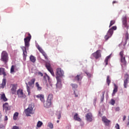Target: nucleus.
<instances>
[{
  "instance_id": "nucleus-38",
  "label": "nucleus",
  "mask_w": 129,
  "mask_h": 129,
  "mask_svg": "<svg viewBox=\"0 0 129 129\" xmlns=\"http://www.w3.org/2000/svg\"><path fill=\"white\" fill-rule=\"evenodd\" d=\"M43 56H44L45 59L46 60H48V55H47V53L44 52V53H42Z\"/></svg>"
},
{
  "instance_id": "nucleus-41",
  "label": "nucleus",
  "mask_w": 129,
  "mask_h": 129,
  "mask_svg": "<svg viewBox=\"0 0 129 129\" xmlns=\"http://www.w3.org/2000/svg\"><path fill=\"white\" fill-rule=\"evenodd\" d=\"M120 58H123V51H121L119 53Z\"/></svg>"
},
{
  "instance_id": "nucleus-27",
  "label": "nucleus",
  "mask_w": 129,
  "mask_h": 129,
  "mask_svg": "<svg viewBox=\"0 0 129 129\" xmlns=\"http://www.w3.org/2000/svg\"><path fill=\"white\" fill-rule=\"evenodd\" d=\"M110 58V55L107 56L105 59L104 63H105V66L108 64V60Z\"/></svg>"
},
{
  "instance_id": "nucleus-35",
  "label": "nucleus",
  "mask_w": 129,
  "mask_h": 129,
  "mask_svg": "<svg viewBox=\"0 0 129 129\" xmlns=\"http://www.w3.org/2000/svg\"><path fill=\"white\" fill-rule=\"evenodd\" d=\"M71 85L74 89H76L78 87V85L76 84H72Z\"/></svg>"
},
{
  "instance_id": "nucleus-24",
  "label": "nucleus",
  "mask_w": 129,
  "mask_h": 129,
  "mask_svg": "<svg viewBox=\"0 0 129 129\" xmlns=\"http://www.w3.org/2000/svg\"><path fill=\"white\" fill-rule=\"evenodd\" d=\"M6 84H7V80L6 79H4L3 80V82L2 84V88H5V86H6Z\"/></svg>"
},
{
  "instance_id": "nucleus-47",
  "label": "nucleus",
  "mask_w": 129,
  "mask_h": 129,
  "mask_svg": "<svg viewBox=\"0 0 129 129\" xmlns=\"http://www.w3.org/2000/svg\"><path fill=\"white\" fill-rule=\"evenodd\" d=\"M86 74H87V76H88V77H91V75L89 74V73H86Z\"/></svg>"
},
{
  "instance_id": "nucleus-57",
  "label": "nucleus",
  "mask_w": 129,
  "mask_h": 129,
  "mask_svg": "<svg viewBox=\"0 0 129 129\" xmlns=\"http://www.w3.org/2000/svg\"><path fill=\"white\" fill-rule=\"evenodd\" d=\"M1 114H2V113H1V111H0V115H1Z\"/></svg>"
},
{
  "instance_id": "nucleus-16",
  "label": "nucleus",
  "mask_w": 129,
  "mask_h": 129,
  "mask_svg": "<svg viewBox=\"0 0 129 129\" xmlns=\"http://www.w3.org/2000/svg\"><path fill=\"white\" fill-rule=\"evenodd\" d=\"M37 98H39L40 100L42 101V102H45V96L43 94H39L36 96Z\"/></svg>"
},
{
  "instance_id": "nucleus-18",
  "label": "nucleus",
  "mask_w": 129,
  "mask_h": 129,
  "mask_svg": "<svg viewBox=\"0 0 129 129\" xmlns=\"http://www.w3.org/2000/svg\"><path fill=\"white\" fill-rule=\"evenodd\" d=\"M83 78V76L81 74L78 75L75 77V80H77V81H80Z\"/></svg>"
},
{
  "instance_id": "nucleus-51",
  "label": "nucleus",
  "mask_w": 129,
  "mask_h": 129,
  "mask_svg": "<svg viewBox=\"0 0 129 129\" xmlns=\"http://www.w3.org/2000/svg\"><path fill=\"white\" fill-rule=\"evenodd\" d=\"M38 75H40V76H43V73H42L41 72H39Z\"/></svg>"
},
{
  "instance_id": "nucleus-39",
  "label": "nucleus",
  "mask_w": 129,
  "mask_h": 129,
  "mask_svg": "<svg viewBox=\"0 0 129 129\" xmlns=\"http://www.w3.org/2000/svg\"><path fill=\"white\" fill-rule=\"evenodd\" d=\"M74 94L75 95V97H78V95H79V92H76L75 91H74Z\"/></svg>"
},
{
  "instance_id": "nucleus-29",
  "label": "nucleus",
  "mask_w": 129,
  "mask_h": 129,
  "mask_svg": "<svg viewBox=\"0 0 129 129\" xmlns=\"http://www.w3.org/2000/svg\"><path fill=\"white\" fill-rule=\"evenodd\" d=\"M37 48L38 51H39V52H40L41 53V54H43V53L45 52V51H44V50H43V49L42 48H41V47L39 46V45H38L37 46Z\"/></svg>"
},
{
  "instance_id": "nucleus-58",
  "label": "nucleus",
  "mask_w": 129,
  "mask_h": 129,
  "mask_svg": "<svg viewBox=\"0 0 129 129\" xmlns=\"http://www.w3.org/2000/svg\"><path fill=\"white\" fill-rule=\"evenodd\" d=\"M99 113H100V112H99Z\"/></svg>"
},
{
  "instance_id": "nucleus-54",
  "label": "nucleus",
  "mask_w": 129,
  "mask_h": 129,
  "mask_svg": "<svg viewBox=\"0 0 129 129\" xmlns=\"http://www.w3.org/2000/svg\"><path fill=\"white\" fill-rule=\"evenodd\" d=\"M58 40H62V38L61 37H58V39H57V41H58Z\"/></svg>"
},
{
  "instance_id": "nucleus-10",
  "label": "nucleus",
  "mask_w": 129,
  "mask_h": 129,
  "mask_svg": "<svg viewBox=\"0 0 129 129\" xmlns=\"http://www.w3.org/2000/svg\"><path fill=\"white\" fill-rule=\"evenodd\" d=\"M101 50H98L92 54V56L95 58V59H98L100 57H101V53H100Z\"/></svg>"
},
{
  "instance_id": "nucleus-11",
  "label": "nucleus",
  "mask_w": 129,
  "mask_h": 129,
  "mask_svg": "<svg viewBox=\"0 0 129 129\" xmlns=\"http://www.w3.org/2000/svg\"><path fill=\"white\" fill-rule=\"evenodd\" d=\"M17 93L18 97H20V98H25V97H26V95L24 94V92H23V90L22 89H19L17 91Z\"/></svg>"
},
{
  "instance_id": "nucleus-9",
  "label": "nucleus",
  "mask_w": 129,
  "mask_h": 129,
  "mask_svg": "<svg viewBox=\"0 0 129 129\" xmlns=\"http://www.w3.org/2000/svg\"><path fill=\"white\" fill-rule=\"evenodd\" d=\"M10 88L11 93H12V94H16L18 88V85L12 84L10 85Z\"/></svg>"
},
{
  "instance_id": "nucleus-59",
  "label": "nucleus",
  "mask_w": 129,
  "mask_h": 129,
  "mask_svg": "<svg viewBox=\"0 0 129 129\" xmlns=\"http://www.w3.org/2000/svg\"><path fill=\"white\" fill-rule=\"evenodd\" d=\"M1 117H2V115H1Z\"/></svg>"
},
{
  "instance_id": "nucleus-12",
  "label": "nucleus",
  "mask_w": 129,
  "mask_h": 129,
  "mask_svg": "<svg viewBox=\"0 0 129 129\" xmlns=\"http://www.w3.org/2000/svg\"><path fill=\"white\" fill-rule=\"evenodd\" d=\"M92 118H93V116H92V114H91V113H88L86 115V118L87 121H89V122H91V121H92V120H93Z\"/></svg>"
},
{
  "instance_id": "nucleus-15",
  "label": "nucleus",
  "mask_w": 129,
  "mask_h": 129,
  "mask_svg": "<svg viewBox=\"0 0 129 129\" xmlns=\"http://www.w3.org/2000/svg\"><path fill=\"white\" fill-rule=\"evenodd\" d=\"M44 107H46V108H49V107H51V105L52 104V102H50V101H48V100H46V102H43Z\"/></svg>"
},
{
  "instance_id": "nucleus-45",
  "label": "nucleus",
  "mask_w": 129,
  "mask_h": 129,
  "mask_svg": "<svg viewBox=\"0 0 129 129\" xmlns=\"http://www.w3.org/2000/svg\"><path fill=\"white\" fill-rule=\"evenodd\" d=\"M12 129H20V128L18 126H14Z\"/></svg>"
},
{
  "instance_id": "nucleus-43",
  "label": "nucleus",
  "mask_w": 129,
  "mask_h": 129,
  "mask_svg": "<svg viewBox=\"0 0 129 129\" xmlns=\"http://www.w3.org/2000/svg\"><path fill=\"white\" fill-rule=\"evenodd\" d=\"M115 103V101L114 100H113V99H111V104L112 105H114V104Z\"/></svg>"
},
{
  "instance_id": "nucleus-48",
  "label": "nucleus",
  "mask_w": 129,
  "mask_h": 129,
  "mask_svg": "<svg viewBox=\"0 0 129 129\" xmlns=\"http://www.w3.org/2000/svg\"><path fill=\"white\" fill-rule=\"evenodd\" d=\"M119 107H117L115 108V111H119Z\"/></svg>"
},
{
  "instance_id": "nucleus-21",
  "label": "nucleus",
  "mask_w": 129,
  "mask_h": 129,
  "mask_svg": "<svg viewBox=\"0 0 129 129\" xmlns=\"http://www.w3.org/2000/svg\"><path fill=\"white\" fill-rule=\"evenodd\" d=\"M118 88V87H117V85L116 84H114V89L113 90V94H115L116 92H117V89Z\"/></svg>"
},
{
  "instance_id": "nucleus-19",
  "label": "nucleus",
  "mask_w": 129,
  "mask_h": 129,
  "mask_svg": "<svg viewBox=\"0 0 129 129\" xmlns=\"http://www.w3.org/2000/svg\"><path fill=\"white\" fill-rule=\"evenodd\" d=\"M0 96H1L2 100H3L4 102L8 101V98L6 97V94H5V93L0 94Z\"/></svg>"
},
{
  "instance_id": "nucleus-44",
  "label": "nucleus",
  "mask_w": 129,
  "mask_h": 129,
  "mask_svg": "<svg viewBox=\"0 0 129 129\" xmlns=\"http://www.w3.org/2000/svg\"><path fill=\"white\" fill-rule=\"evenodd\" d=\"M115 128H116V129H120V128H119V125L118 124V123H116V124H115Z\"/></svg>"
},
{
  "instance_id": "nucleus-1",
  "label": "nucleus",
  "mask_w": 129,
  "mask_h": 129,
  "mask_svg": "<svg viewBox=\"0 0 129 129\" xmlns=\"http://www.w3.org/2000/svg\"><path fill=\"white\" fill-rule=\"evenodd\" d=\"M31 39L32 36L30 33H28V36L24 38L25 46L21 47V49L23 53L24 58H26L27 57V48L28 49L29 47H30V41H31Z\"/></svg>"
},
{
  "instance_id": "nucleus-14",
  "label": "nucleus",
  "mask_w": 129,
  "mask_h": 129,
  "mask_svg": "<svg viewBox=\"0 0 129 129\" xmlns=\"http://www.w3.org/2000/svg\"><path fill=\"white\" fill-rule=\"evenodd\" d=\"M3 107L6 110V111H8V110H11V106L9 105V103L6 102L5 104L3 105Z\"/></svg>"
},
{
  "instance_id": "nucleus-46",
  "label": "nucleus",
  "mask_w": 129,
  "mask_h": 129,
  "mask_svg": "<svg viewBox=\"0 0 129 129\" xmlns=\"http://www.w3.org/2000/svg\"><path fill=\"white\" fill-rule=\"evenodd\" d=\"M2 74L4 75V76H7V74L6 73V72L4 71L2 73Z\"/></svg>"
},
{
  "instance_id": "nucleus-3",
  "label": "nucleus",
  "mask_w": 129,
  "mask_h": 129,
  "mask_svg": "<svg viewBox=\"0 0 129 129\" xmlns=\"http://www.w3.org/2000/svg\"><path fill=\"white\" fill-rule=\"evenodd\" d=\"M35 81H36V79L33 78L30 81L28 82V83H26L27 91L28 93V95L31 94V90L34 88L35 86Z\"/></svg>"
},
{
  "instance_id": "nucleus-32",
  "label": "nucleus",
  "mask_w": 129,
  "mask_h": 129,
  "mask_svg": "<svg viewBox=\"0 0 129 129\" xmlns=\"http://www.w3.org/2000/svg\"><path fill=\"white\" fill-rule=\"evenodd\" d=\"M47 126L51 129L53 128L54 127L53 123H52L51 122H48L47 124Z\"/></svg>"
},
{
  "instance_id": "nucleus-31",
  "label": "nucleus",
  "mask_w": 129,
  "mask_h": 129,
  "mask_svg": "<svg viewBox=\"0 0 129 129\" xmlns=\"http://www.w3.org/2000/svg\"><path fill=\"white\" fill-rule=\"evenodd\" d=\"M106 82H107L108 86H109V84H110V82H111L110 79L109 78V76H107Z\"/></svg>"
},
{
  "instance_id": "nucleus-53",
  "label": "nucleus",
  "mask_w": 129,
  "mask_h": 129,
  "mask_svg": "<svg viewBox=\"0 0 129 129\" xmlns=\"http://www.w3.org/2000/svg\"><path fill=\"white\" fill-rule=\"evenodd\" d=\"M96 100H97L96 98H95V99L94 100V103H96Z\"/></svg>"
},
{
  "instance_id": "nucleus-22",
  "label": "nucleus",
  "mask_w": 129,
  "mask_h": 129,
  "mask_svg": "<svg viewBox=\"0 0 129 129\" xmlns=\"http://www.w3.org/2000/svg\"><path fill=\"white\" fill-rule=\"evenodd\" d=\"M35 86L38 91H41V90H42V87L40 86V84H39L38 82L35 83Z\"/></svg>"
},
{
  "instance_id": "nucleus-7",
  "label": "nucleus",
  "mask_w": 129,
  "mask_h": 129,
  "mask_svg": "<svg viewBox=\"0 0 129 129\" xmlns=\"http://www.w3.org/2000/svg\"><path fill=\"white\" fill-rule=\"evenodd\" d=\"M122 27L126 30H128V24H127V18L126 15L123 16L122 18Z\"/></svg>"
},
{
  "instance_id": "nucleus-8",
  "label": "nucleus",
  "mask_w": 129,
  "mask_h": 129,
  "mask_svg": "<svg viewBox=\"0 0 129 129\" xmlns=\"http://www.w3.org/2000/svg\"><path fill=\"white\" fill-rule=\"evenodd\" d=\"M45 67L47 69L48 71H49V72L51 74L52 76H55V74L54 73L53 69L51 67V64H50V62H46L45 63Z\"/></svg>"
},
{
  "instance_id": "nucleus-28",
  "label": "nucleus",
  "mask_w": 129,
  "mask_h": 129,
  "mask_svg": "<svg viewBox=\"0 0 129 129\" xmlns=\"http://www.w3.org/2000/svg\"><path fill=\"white\" fill-rule=\"evenodd\" d=\"M15 68H16V66L12 65L11 68L10 73H15Z\"/></svg>"
},
{
  "instance_id": "nucleus-6",
  "label": "nucleus",
  "mask_w": 129,
  "mask_h": 129,
  "mask_svg": "<svg viewBox=\"0 0 129 129\" xmlns=\"http://www.w3.org/2000/svg\"><path fill=\"white\" fill-rule=\"evenodd\" d=\"M1 60L5 62V63H7L9 60V55L8 54V52L6 51H3L1 54Z\"/></svg>"
},
{
  "instance_id": "nucleus-40",
  "label": "nucleus",
  "mask_w": 129,
  "mask_h": 129,
  "mask_svg": "<svg viewBox=\"0 0 129 129\" xmlns=\"http://www.w3.org/2000/svg\"><path fill=\"white\" fill-rule=\"evenodd\" d=\"M124 78H125V80H128L129 79V75L127 74H125Z\"/></svg>"
},
{
  "instance_id": "nucleus-5",
  "label": "nucleus",
  "mask_w": 129,
  "mask_h": 129,
  "mask_svg": "<svg viewBox=\"0 0 129 129\" xmlns=\"http://www.w3.org/2000/svg\"><path fill=\"white\" fill-rule=\"evenodd\" d=\"M113 30H116V26H113L111 28L109 29L107 33V35H106L104 37V39L106 41H107L109 38L112 36V34H113Z\"/></svg>"
},
{
  "instance_id": "nucleus-4",
  "label": "nucleus",
  "mask_w": 129,
  "mask_h": 129,
  "mask_svg": "<svg viewBox=\"0 0 129 129\" xmlns=\"http://www.w3.org/2000/svg\"><path fill=\"white\" fill-rule=\"evenodd\" d=\"M35 107L34 104H29L27 109H26L25 110V113L27 116H31L30 114L33 113V109Z\"/></svg>"
},
{
  "instance_id": "nucleus-36",
  "label": "nucleus",
  "mask_w": 129,
  "mask_h": 129,
  "mask_svg": "<svg viewBox=\"0 0 129 129\" xmlns=\"http://www.w3.org/2000/svg\"><path fill=\"white\" fill-rule=\"evenodd\" d=\"M105 93V91H104L102 93V96L101 97V101H103L104 99V94Z\"/></svg>"
},
{
  "instance_id": "nucleus-37",
  "label": "nucleus",
  "mask_w": 129,
  "mask_h": 129,
  "mask_svg": "<svg viewBox=\"0 0 129 129\" xmlns=\"http://www.w3.org/2000/svg\"><path fill=\"white\" fill-rule=\"evenodd\" d=\"M115 23V21H114V20H111V21H110L109 28H110V27H111V26H112L113 25H114V23Z\"/></svg>"
},
{
  "instance_id": "nucleus-17",
  "label": "nucleus",
  "mask_w": 129,
  "mask_h": 129,
  "mask_svg": "<svg viewBox=\"0 0 129 129\" xmlns=\"http://www.w3.org/2000/svg\"><path fill=\"white\" fill-rule=\"evenodd\" d=\"M120 62L121 66H126V60H125V57H123L120 58Z\"/></svg>"
},
{
  "instance_id": "nucleus-20",
  "label": "nucleus",
  "mask_w": 129,
  "mask_h": 129,
  "mask_svg": "<svg viewBox=\"0 0 129 129\" xmlns=\"http://www.w3.org/2000/svg\"><path fill=\"white\" fill-rule=\"evenodd\" d=\"M74 119L77 121H81V118L78 116V114L76 113L74 116Z\"/></svg>"
},
{
  "instance_id": "nucleus-33",
  "label": "nucleus",
  "mask_w": 129,
  "mask_h": 129,
  "mask_svg": "<svg viewBox=\"0 0 129 129\" xmlns=\"http://www.w3.org/2000/svg\"><path fill=\"white\" fill-rule=\"evenodd\" d=\"M127 83H128V80H124V88H126V86L127 85Z\"/></svg>"
},
{
  "instance_id": "nucleus-34",
  "label": "nucleus",
  "mask_w": 129,
  "mask_h": 129,
  "mask_svg": "<svg viewBox=\"0 0 129 129\" xmlns=\"http://www.w3.org/2000/svg\"><path fill=\"white\" fill-rule=\"evenodd\" d=\"M42 124H43V122H42L40 121H38L37 124V127H41Z\"/></svg>"
},
{
  "instance_id": "nucleus-2",
  "label": "nucleus",
  "mask_w": 129,
  "mask_h": 129,
  "mask_svg": "<svg viewBox=\"0 0 129 129\" xmlns=\"http://www.w3.org/2000/svg\"><path fill=\"white\" fill-rule=\"evenodd\" d=\"M56 79L57 80L56 86H58V84H61V79L60 77H62L64 75V71L60 68L56 69V73L55 74Z\"/></svg>"
},
{
  "instance_id": "nucleus-50",
  "label": "nucleus",
  "mask_w": 129,
  "mask_h": 129,
  "mask_svg": "<svg viewBox=\"0 0 129 129\" xmlns=\"http://www.w3.org/2000/svg\"><path fill=\"white\" fill-rule=\"evenodd\" d=\"M125 118H126V116L125 115H124L123 117V121L125 120Z\"/></svg>"
},
{
  "instance_id": "nucleus-25",
  "label": "nucleus",
  "mask_w": 129,
  "mask_h": 129,
  "mask_svg": "<svg viewBox=\"0 0 129 129\" xmlns=\"http://www.w3.org/2000/svg\"><path fill=\"white\" fill-rule=\"evenodd\" d=\"M43 78L44 80H45L46 82H47V80L48 82H50V77H49L48 75L46 74L45 76H44Z\"/></svg>"
},
{
  "instance_id": "nucleus-56",
  "label": "nucleus",
  "mask_w": 129,
  "mask_h": 129,
  "mask_svg": "<svg viewBox=\"0 0 129 129\" xmlns=\"http://www.w3.org/2000/svg\"><path fill=\"white\" fill-rule=\"evenodd\" d=\"M56 122H57V123H59V120H57L56 121Z\"/></svg>"
},
{
  "instance_id": "nucleus-55",
  "label": "nucleus",
  "mask_w": 129,
  "mask_h": 129,
  "mask_svg": "<svg viewBox=\"0 0 129 129\" xmlns=\"http://www.w3.org/2000/svg\"><path fill=\"white\" fill-rule=\"evenodd\" d=\"M113 3V4H116V1H113V3Z\"/></svg>"
},
{
  "instance_id": "nucleus-42",
  "label": "nucleus",
  "mask_w": 129,
  "mask_h": 129,
  "mask_svg": "<svg viewBox=\"0 0 129 129\" xmlns=\"http://www.w3.org/2000/svg\"><path fill=\"white\" fill-rule=\"evenodd\" d=\"M4 70L5 68H0V75H2V74H3L2 73L4 72Z\"/></svg>"
},
{
  "instance_id": "nucleus-52",
  "label": "nucleus",
  "mask_w": 129,
  "mask_h": 129,
  "mask_svg": "<svg viewBox=\"0 0 129 129\" xmlns=\"http://www.w3.org/2000/svg\"><path fill=\"white\" fill-rule=\"evenodd\" d=\"M5 120H8V116H6L5 117Z\"/></svg>"
},
{
  "instance_id": "nucleus-26",
  "label": "nucleus",
  "mask_w": 129,
  "mask_h": 129,
  "mask_svg": "<svg viewBox=\"0 0 129 129\" xmlns=\"http://www.w3.org/2000/svg\"><path fill=\"white\" fill-rule=\"evenodd\" d=\"M30 60L32 62V63H35V62H36V58L33 55L30 56Z\"/></svg>"
},
{
  "instance_id": "nucleus-30",
  "label": "nucleus",
  "mask_w": 129,
  "mask_h": 129,
  "mask_svg": "<svg viewBox=\"0 0 129 129\" xmlns=\"http://www.w3.org/2000/svg\"><path fill=\"white\" fill-rule=\"evenodd\" d=\"M18 116H19V113L17 112H15L13 116V119L14 120H16V119L18 118Z\"/></svg>"
},
{
  "instance_id": "nucleus-13",
  "label": "nucleus",
  "mask_w": 129,
  "mask_h": 129,
  "mask_svg": "<svg viewBox=\"0 0 129 129\" xmlns=\"http://www.w3.org/2000/svg\"><path fill=\"white\" fill-rule=\"evenodd\" d=\"M102 121H103L104 123H105V125H106L107 126H108V125H109V123H110V120H108L106 118V117L103 116L102 117Z\"/></svg>"
},
{
  "instance_id": "nucleus-49",
  "label": "nucleus",
  "mask_w": 129,
  "mask_h": 129,
  "mask_svg": "<svg viewBox=\"0 0 129 129\" xmlns=\"http://www.w3.org/2000/svg\"><path fill=\"white\" fill-rule=\"evenodd\" d=\"M58 119H60L61 118V114H59L57 117Z\"/></svg>"
},
{
  "instance_id": "nucleus-23",
  "label": "nucleus",
  "mask_w": 129,
  "mask_h": 129,
  "mask_svg": "<svg viewBox=\"0 0 129 129\" xmlns=\"http://www.w3.org/2000/svg\"><path fill=\"white\" fill-rule=\"evenodd\" d=\"M47 100L48 101H50V102H52V100H53V94H49L47 97Z\"/></svg>"
}]
</instances>
